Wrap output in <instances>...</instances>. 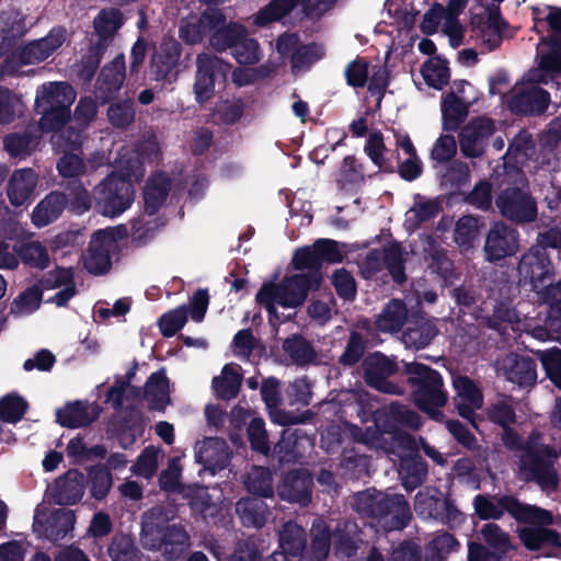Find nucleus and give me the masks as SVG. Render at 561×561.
Segmentation results:
<instances>
[{"label":"nucleus","mask_w":561,"mask_h":561,"mask_svg":"<svg viewBox=\"0 0 561 561\" xmlns=\"http://www.w3.org/2000/svg\"><path fill=\"white\" fill-rule=\"evenodd\" d=\"M518 274L519 282L529 285L538 300L549 306L543 323L533 317L520 319L514 309L500 305L494 310L492 325L504 335H510L511 329L513 332H526L541 342L554 340L561 333V280L553 284L554 268L546 249L533 245L522 256Z\"/></svg>","instance_id":"nucleus-1"},{"label":"nucleus","mask_w":561,"mask_h":561,"mask_svg":"<svg viewBox=\"0 0 561 561\" xmlns=\"http://www.w3.org/2000/svg\"><path fill=\"white\" fill-rule=\"evenodd\" d=\"M129 150L119 153L115 160V171L94 188L96 210L110 218L126 211L135 199L134 182H138L145 173L140 157L128 156Z\"/></svg>","instance_id":"nucleus-2"},{"label":"nucleus","mask_w":561,"mask_h":561,"mask_svg":"<svg viewBox=\"0 0 561 561\" xmlns=\"http://www.w3.org/2000/svg\"><path fill=\"white\" fill-rule=\"evenodd\" d=\"M537 67L530 69L517 82L507 96V106L515 113H542L550 102V93L540 84L553 87L561 79V65L551 64L549 55L537 59Z\"/></svg>","instance_id":"nucleus-3"},{"label":"nucleus","mask_w":561,"mask_h":561,"mask_svg":"<svg viewBox=\"0 0 561 561\" xmlns=\"http://www.w3.org/2000/svg\"><path fill=\"white\" fill-rule=\"evenodd\" d=\"M76 100V91L66 82H48L37 89L35 106L42 114L39 127L43 131H54L51 144L62 147L64 124L70 117V106Z\"/></svg>","instance_id":"nucleus-4"},{"label":"nucleus","mask_w":561,"mask_h":561,"mask_svg":"<svg viewBox=\"0 0 561 561\" xmlns=\"http://www.w3.org/2000/svg\"><path fill=\"white\" fill-rule=\"evenodd\" d=\"M322 276L312 272L285 277L279 284L265 283L256 294V301L271 317L278 318L276 309H295L301 306L310 290L319 288Z\"/></svg>","instance_id":"nucleus-5"},{"label":"nucleus","mask_w":561,"mask_h":561,"mask_svg":"<svg viewBox=\"0 0 561 561\" xmlns=\"http://www.w3.org/2000/svg\"><path fill=\"white\" fill-rule=\"evenodd\" d=\"M353 506L358 513L375 518L387 531L404 528L411 518L410 506L401 494L389 495L369 489L355 494Z\"/></svg>","instance_id":"nucleus-6"},{"label":"nucleus","mask_w":561,"mask_h":561,"mask_svg":"<svg viewBox=\"0 0 561 561\" xmlns=\"http://www.w3.org/2000/svg\"><path fill=\"white\" fill-rule=\"evenodd\" d=\"M141 543L161 551L169 561H178L190 547V537L181 526L167 525L161 511L154 508L142 517Z\"/></svg>","instance_id":"nucleus-7"},{"label":"nucleus","mask_w":561,"mask_h":561,"mask_svg":"<svg viewBox=\"0 0 561 561\" xmlns=\"http://www.w3.org/2000/svg\"><path fill=\"white\" fill-rule=\"evenodd\" d=\"M410 382L415 387L413 399L415 404L433 420L440 421L444 416L439 410L447 402L448 396L443 390L440 375L419 363L405 364Z\"/></svg>","instance_id":"nucleus-8"},{"label":"nucleus","mask_w":561,"mask_h":561,"mask_svg":"<svg viewBox=\"0 0 561 561\" xmlns=\"http://www.w3.org/2000/svg\"><path fill=\"white\" fill-rule=\"evenodd\" d=\"M468 0H449L445 8L440 3H434L423 15L421 30L424 34L432 35L440 31L453 48L465 45V27L458 16L462 13Z\"/></svg>","instance_id":"nucleus-9"},{"label":"nucleus","mask_w":561,"mask_h":561,"mask_svg":"<svg viewBox=\"0 0 561 561\" xmlns=\"http://www.w3.org/2000/svg\"><path fill=\"white\" fill-rule=\"evenodd\" d=\"M473 506L481 519H497L504 512H507L514 518L523 522L553 523V516L549 511L522 504L512 496L489 497L477 495L473 500Z\"/></svg>","instance_id":"nucleus-10"},{"label":"nucleus","mask_w":561,"mask_h":561,"mask_svg":"<svg viewBox=\"0 0 561 561\" xmlns=\"http://www.w3.org/2000/svg\"><path fill=\"white\" fill-rule=\"evenodd\" d=\"M67 38L62 27L53 28L45 37L33 41L23 46L18 54L8 57L1 66L0 76L20 75L21 66L34 65L51 56Z\"/></svg>","instance_id":"nucleus-11"},{"label":"nucleus","mask_w":561,"mask_h":561,"mask_svg":"<svg viewBox=\"0 0 561 561\" xmlns=\"http://www.w3.org/2000/svg\"><path fill=\"white\" fill-rule=\"evenodd\" d=\"M230 70L231 65L222 58L207 53L198 54L193 85L196 102L205 103L210 100L216 87H220L226 82Z\"/></svg>","instance_id":"nucleus-12"},{"label":"nucleus","mask_w":561,"mask_h":561,"mask_svg":"<svg viewBox=\"0 0 561 561\" xmlns=\"http://www.w3.org/2000/svg\"><path fill=\"white\" fill-rule=\"evenodd\" d=\"M125 234L126 229L122 226L95 231L84 255L87 271L94 275L107 272L111 267V253L115 251L117 240Z\"/></svg>","instance_id":"nucleus-13"},{"label":"nucleus","mask_w":561,"mask_h":561,"mask_svg":"<svg viewBox=\"0 0 561 561\" xmlns=\"http://www.w3.org/2000/svg\"><path fill=\"white\" fill-rule=\"evenodd\" d=\"M334 2L335 0H272L254 15L253 23L257 26H266L270 23L280 21L299 4L302 5L304 12L307 15L320 16Z\"/></svg>","instance_id":"nucleus-14"},{"label":"nucleus","mask_w":561,"mask_h":561,"mask_svg":"<svg viewBox=\"0 0 561 561\" xmlns=\"http://www.w3.org/2000/svg\"><path fill=\"white\" fill-rule=\"evenodd\" d=\"M495 204L503 217L517 224L531 222L537 218L538 209L535 198L522 188L503 190Z\"/></svg>","instance_id":"nucleus-15"},{"label":"nucleus","mask_w":561,"mask_h":561,"mask_svg":"<svg viewBox=\"0 0 561 561\" xmlns=\"http://www.w3.org/2000/svg\"><path fill=\"white\" fill-rule=\"evenodd\" d=\"M46 510L43 503L35 508L33 528L39 536L56 541L73 530L76 524L73 511L58 508L48 515Z\"/></svg>","instance_id":"nucleus-16"},{"label":"nucleus","mask_w":561,"mask_h":561,"mask_svg":"<svg viewBox=\"0 0 561 561\" xmlns=\"http://www.w3.org/2000/svg\"><path fill=\"white\" fill-rule=\"evenodd\" d=\"M392 446H400L403 453H399L400 468L399 476L405 490H414L420 485L426 476V466L424 461L416 455L415 442L408 435H391Z\"/></svg>","instance_id":"nucleus-17"},{"label":"nucleus","mask_w":561,"mask_h":561,"mask_svg":"<svg viewBox=\"0 0 561 561\" xmlns=\"http://www.w3.org/2000/svg\"><path fill=\"white\" fill-rule=\"evenodd\" d=\"M473 87L466 81L455 82L453 91L445 95L442 102L443 128L456 130L468 115L470 104L476 101L474 95H469Z\"/></svg>","instance_id":"nucleus-18"},{"label":"nucleus","mask_w":561,"mask_h":561,"mask_svg":"<svg viewBox=\"0 0 561 561\" xmlns=\"http://www.w3.org/2000/svg\"><path fill=\"white\" fill-rule=\"evenodd\" d=\"M414 510L423 518H434L450 526L462 520L460 512L435 489H425L416 494Z\"/></svg>","instance_id":"nucleus-19"},{"label":"nucleus","mask_w":561,"mask_h":561,"mask_svg":"<svg viewBox=\"0 0 561 561\" xmlns=\"http://www.w3.org/2000/svg\"><path fill=\"white\" fill-rule=\"evenodd\" d=\"M536 27L538 23L545 22L549 28L547 38L541 39L537 45V59L542 55H549L551 64L561 65V9L545 7L536 10Z\"/></svg>","instance_id":"nucleus-20"},{"label":"nucleus","mask_w":561,"mask_h":561,"mask_svg":"<svg viewBox=\"0 0 561 561\" xmlns=\"http://www.w3.org/2000/svg\"><path fill=\"white\" fill-rule=\"evenodd\" d=\"M519 249L518 231L504 222L492 225L485 239L484 253L490 262L514 255Z\"/></svg>","instance_id":"nucleus-21"},{"label":"nucleus","mask_w":561,"mask_h":561,"mask_svg":"<svg viewBox=\"0 0 561 561\" xmlns=\"http://www.w3.org/2000/svg\"><path fill=\"white\" fill-rule=\"evenodd\" d=\"M87 483V478L81 471L70 469L64 476L57 478L48 491L57 504L75 505L82 500Z\"/></svg>","instance_id":"nucleus-22"},{"label":"nucleus","mask_w":561,"mask_h":561,"mask_svg":"<svg viewBox=\"0 0 561 561\" xmlns=\"http://www.w3.org/2000/svg\"><path fill=\"white\" fill-rule=\"evenodd\" d=\"M504 22L496 11H490L485 19L474 18L471 23V34L465 44L474 43L483 51L495 49L502 41Z\"/></svg>","instance_id":"nucleus-23"},{"label":"nucleus","mask_w":561,"mask_h":561,"mask_svg":"<svg viewBox=\"0 0 561 561\" xmlns=\"http://www.w3.org/2000/svg\"><path fill=\"white\" fill-rule=\"evenodd\" d=\"M43 290H51L53 295L47 297V302L57 307H64L77 294L73 270L71 267H56L44 278Z\"/></svg>","instance_id":"nucleus-24"},{"label":"nucleus","mask_w":561,"mask_h":561,"mask_svg":"<svg viewBox=\"0 0 561 561\" xmlns=\"http://www.w3.org/2000/svg\"><path fill=\"white\" fill-rule=\"evenodd\" d=\"M496 370L512 383L525 388L537 380L536 364L529 357L508 354L497 362Z\"/></svg>","instance_id":"nucleus-25"},{"label":"nucleus","mask_w":561,"mask_h":561,"mask_svg":"<svg viewBox=\"0 0 561 561\" xmlns=\"http://www.w3.org/2000/svg\"><path fill=\"white\" fill-rule=\"evenodd\" d=\"M453 387L455 390L454 403L459 414L474 424V412L482 407L483 397L477 385L466 376H454Z\"/></svg>","instance_id":"nucleus-26"},{"label":"nucleus","mask_w":561,"mask_h":561,"mask_svg":"<svg viewBox=\"0 0 561 561\" xmlns=\"http://www.w3.org/2000/svg\"><path fill=\"white\" fill-rule=\"evenodd\" d=\"M365 379L371 387L387 393H400V388L387 378L391 376L397 367L396 364L380 353H374L365 359Z\"/></svg>","instance_id":"nucleus-27"},{"label":"nucleus","mask_w":561,"mask_h":561,"mask_svg":"<svg viewBox=\"0 0 561 561\" xmlns=\"http://www.w3.org/2000/svg\"><path fill=\"white\" fill-rule=\"evenodd\" d=\"M195 459L205 471L215 474L227 467L229 461V448L224 439L208 437L195 445Z\"/></svg>","instance_id":"nucleus-28"},{"label":"nucleus","mask_w":561,"mask_h":561,"mask_svg":"<svg viewBox=\"0 0 561 561\" xmlns=\"http://www.w3.org/2000/svg\"><path fill=\"white\" fill-rule=\"evenodd\" d=\"M495 127L493 121L480 117L471 121L460 134V149L467 157L482 154L489 137Z\"/></svg>","instance_id":"nucleus-29"},{"label":"nucleus","mask_w":561,"mask_h":561,"mask_svg":"<svg viewBox=\"0 0 561 561\" xmlns=\"http://www.w3.org/2000/svg\"><path fill=\"white\" fill-rule=\"evenodd\" d=\"M220 22H222L221 11L218 9H208L201 16H187L181 22L180 37L188 44H197L206 33L210 34L211 25Z\"/></svg>","instance_id":"nucleus-30"},{"label":"nucleus","mask_w":561,"mask_h":561,"mask_svg":"<svg viewBox=\"0 0 561 561\" xmlns=\"http://www.w3.org/2000/svg\"><path fill=\"white\" fill-rule=\"evenodd\" d=\"M61 141V148L54 146L56 150L65 151V154L57 164L59 173L65 178L77 176L83 173L85 171L84 163L78 154L71 152V150L77 149L81 144L80 133L72 127H68L67 131H65V138Z\"/></svg>","instance_id":"nucleus-31"},{"label":"nucleus","mask_w":561,"mask_h":561,"mask_svg":"<svg viewBox=\"0 0 561 561\" xmlns=\"http://www.w3.org/2000/svg\"><path fill=\"white\" fill-rule=\"evenodd\" d=\"M542 453L543 449L536 455L531 453L528 461L522 459L519 473L525 480H536L542 490H554L558 484L557 473L550 463L541 459Z\"/></svg>","instance_id":"nucleus-32"},{"label":"nucleus","mask_w":561,"mask_h":561,"mask_svg":"<svg viewBox=\"0 0 561 561\" xmlns=\"http://www.w3.org/2000/svg\"><path fill=\"white\" fill-rule=\"evenodd\" d=\"M171 186V179L163 172H157L146 181L142 197L147 215L153 216L165 204Z\"/></svg>","instance_id":"nucleus-33"},{"label":"nucleus","mask_w":561,"mask_h":561,"mask_svg":"<svg viewBox=\"0 0 561 561\" xmlns=\"http://www.w3.org/2000/svg\"><path fill=\"white\" fill-rule=\"evenodd\" d=\"M37 184V175L32 169H20L9 179L7 195L13 206H22L31 202Z\"/></svg>","instance_id":"nucleus-34"},{"label":"nucleus","mask_w":561,"mask_h":561,"mask_svg":"<svg viewBox=\"0 0 561 561\" xmlns=\"http://www.w3.org/2000/svg\"><path fill=\"white\" fill-rule=\"evenodd\" d=\"M181 56V46L173 38L164 39L154 54L151 64V72L154 80L161 81L168 79L176 67Z\"/></svg>","instance_id":"nucleus-35"},{"label":"nucleus","mask_w":561,"mask_h":561,"mask_svg":"<svg viewBox=\"0 0 561 561\" xmlns=\"http://www.w3.org/2000/svg\"><path fill=\"white\" fill-rule=\"evenodd\" d=\"M99 414L100 409L96 404L78 401L58 410L56 416L62 426L76 428L89 425Z\"/></svg>","instance_id":"nucleus-36"},{"label":"nucleus","mask_w":561,"mask_h":561,"mask_svg":"<svg viewBox=\"0 0 561 561\" xmlns=\"http://www.w3.org/2000/svg\"><path fill=\"white\" fill-rule=\"evenodd\" d=\"M125 79V58L119 55L105 66L98 81V98L107 102L116 93Z\"/></svg>","instance_id":"nucleus-37"},{"label":"nucleus","mask_w":561,"mask_h":561,"mask_svg":"<svg viewBox=\"0 0 561 561\" xmlns=\"http://www.w3.org/2000/svg\"><path fill=\"white\" fill-rule=\"evenodd\" d=\"M222 22L211 25L209 35V45L217 51L232 49L234 45L242 39L247 27L237 22L227 23L225 14L221 12Z\"/></svg>","instance_id":"nucleus-38"},{"label":"nucleus","mask_w":561,"mask_h":561,"mask_svg":"<svg viewBox=\"0 0 561 561\" xmlns=\"http://www.w3.org/2000/svg\"><path fill=\"white\" fill-rule=\"evenodd\" d=\"M311 478L306 471H293L288 473L279 486L282 499L307 505L310 502Z\"/></svg>","instance_id":"nucleus-39"},{"label":"nucleus","mask_w":561,"mask_h":561,"mask_svg":"<svg viewBox=\"0 0 561 561\" xmlns=\"http://www.w3.org/2000/svg\"><path fill=\"white\" fill-rule=\"evenodd\" d=\"M65 208L66 195L53 192L35 206L32 213V222L37 228L48 226L59 218Z\"/></svg>","instance_id":"nucleus-40"},{"label":"nucleus","mask_w":561,"mask_h":561,"mask_svg":"<svg viewBox=\"0 0 561 561\" xmlns=\"http://www.w3.org/2000/svg\"><path fill=\"white\" fill-rule=\"evenodd\" d=\"M144 398L152 410L164 411L170 404V385L163 370L153 373L145 386Z\"/></svg>","instance_id":"nucleus-41"},{"label":"nucleus","mask_w":561,"mask_h":561,"mask_svg":"<svg viewBox=\"0 0 561 561\" xmlns=\"http://www.w3.org/2000/svg\"><path fill=\"white\" fill-rule=\"evenodd\" d=\"M531 526L520 530L519 537L526 548L537 550L545 547H560L561 538L559 534L552 529L546 528L549 524L538 522H528Z\"/></svg>","instance_id":"nucleus-42"},{"label":"nucleus","mask_w":561,"mask_h":561,"mask_svg":"<svg viewBox=\"0 0 561 561\" xmlns=\"http://www.w3.org/2000/svg\"><path fill=\"white\" fill-rule=\"evenodd\" d=\"M407 307L399 299L389 301L376 319V327L381 332H397L407 321Z\"/></svg>","instance_id":"nucleus-43"},{"label":"nucleus","mask_w":561,"mask_h":561,"mask_svg":"<svg viewBox=\"0 0 561 561\" xmlns=\"http://www.w3.org/2000/svg\"><path fill=\"white\" fill-rule=\"evenodd\" d=\"M306 546V534L302 527L295 523H287L279 533V551L274 553H284L287 559L297 557Z\"/></svg>","instance_id":"nucleus-44"},{"label":"nucleus","mask_w":561,"mask_h":561,"mask_svg":"<svg viewBox=\"0 0 561 561\" xmlns=\"http://www.w3.org/2000/svg\"><path fill=\"white\" fill-rule=\"evenodd\" d=\"M241 385V368L236 364H227L220 376L213 379L215 392L222 399L233 398Z\"/></svg>","instance_id":"nucleus-45"},{"label":"nucleus","mask_w":561,"mask_h":561,"mask_svg":"<svg viewBox=\"0 0 561 561\" xmlns=\"http://www.w3.org/2000/svg\"><path fill=\"white\" fill-rule=\"evenodd\" d=\"M21 261L34 268L45 270L49 266L50 257L46 245L39 241H30L14 248Z\"/></svg>","instance_id":"nucleus-46"},{"label":"nucleus","mask_w":561,"mask_h":561,"mask_svg":"<svg viewBox=\"0 0 561 561\" xmlns=\"http://www.w3.org/2000/svg\"><path fill=\"white\" fill-rule=\"evenodd\" d=\"M422 77L428 87L442 90L449 81L447 61L440 57L427 59L421 68Z\"/></svg>","instance_id":"nucleus-47"},{"label":"nucleus","mask_w":561,"mask_h":561,"mask_svg":"<svg viewBox=\"0 0 561 561\" xmlns=\"http://www.w3.org/2000/svg\"><path fill=\"white\" fill-rule=\"evenodd\" d=\"M236 511L244 526L262 527L265 523V505L260 499H244L237 503Z\"/></svg>","instance_id":"nucleus-48"},{"label":"nucleus","mask_w":561,"mask_h":561,"mask_svg":"<svg viewBox=\"0 0 561 561\" xmlns=\"http://www.w3.org/2000/svg\"><path fill=\"white\" fill-rule=\"evenodd\" d=\"M230 51L236 61L244 66L257 64L263 56L260 44L255 38L250 37L248 32Z\"/></svg>","instance_id":"nucleus-49"},{"label":"nucleus","mask_w":561,"mask_h":561,"mask_svg":"<svg viewBox=\"0 0 561 561\" xmlns=\"http://www.w3.org/2000/svg\"><path fill=\"white\" fill-rule=\"evenodd\" d=\"M261 393L264 402L266 403V407L271 410L270 414L275 423L285 425L289 423L299 422L293 416L272 410L277 407V403L279 401L278 381L276 379H266L262 385Z\"/></svg>","instance_id":"nucleus-50"},{"label":"nucleus","mask_w":561,"mask_h":561,"mask_svg":"<svg viewBox=\"0 0 561 561\" xmlns=\"http://www.w3.org/2000/svg\"><path fill=\"white\" fill-rule=\"evenodd\" d=\"M312 543L308 559L310 561H324L330 551L329 527L322 520H316L311 528Z\"/></svg>","instance_id":"nucleus-51"},{"label":"nucleus","mask_w":561,"mask_h":561,"mask_svg":"<svg viewBox=\"0 0 561 561\" xmlns=\"http://www.w3.org/2000/svg\"><path fill=\"white\" fill-rule=\"evenodd\" d=\"M458 547L459 542L451 535L439 534L426 546L424 561H444Z\"/></svg>","instance_id":"nucleus-52"},{"label":"nucleus","mask_w":561,"mask_h":561,"mask_svg":"<svg viewBox=\"0 0 561 561\" xmlns=\"http://www.w3.org/2000/svg\"><path fill=\"white\" fill-rule=\"evenodd\" d=\"M481 536L488 547L503 559L512 549L510 536L496 524L488 523L481 528Z\"/></svg>","instance_id":"nucleus-53"},{"label":"nucleus","mask_w":561,"mask_h":561,"mask_svg":"<svg viewBox=\"0 0 561 561\" xmlns=\"http://www.w3.org/2000/svg\"><path fill=\"white\" fill-rule=\"evenodd\" d=\"M42 290L37 286L30 287L20 294L11 305V313L25 317L36 311L42 301Z\"/></svg>","instance_id":"nucleus-54"},{"label":"nucleus","mask_w":561,"mask_h":561,"mask_svg":"<svg viewBox=\"0 0 561 561\" xmlns=\"http://www.w3.org/2000/svg\"><path fill=\"white\" fill-rule=\"evenodd\" d=\"M437 331L432 321H422L417 327L409 328L402 341L408 347L423 348L430 344Z\"/></svg>","instance_id":"nucleus-55"},{"label":"nucleus","mask_w":561,"mask_h":561,"mask_svg":"<svg viewBox=\"0 0 561 561\" xmlns=\"http://www.w3.org/2000/svg\"><path fill=\"white\" fill-rule=\"evenodd\" d=\"M325 49L319 44H309L300 46L291 56V66L295 72H300L310 67L313 62L321 59Z\"/></svg>","instance_id":"nucleus-56"},{"label":"nucleus","mask_w":561,"mask_h":561,"mask_svg":"<svg viewBox=\"0 0 561 561\" xmlns=\"http://www.w3.org/2000/svg\"><path fill=\"white\" fill-rule=\"evenodd\" d=\"M123 25L119 11L111 9L100 12L94 19V28L101 39L106 41Z\"/></svg>","instance_id":"nucleus-57"},{"label":"nucleus","mask_w":561,"mask_h":561,"mask_svg":"<svg viewBox=\"0 0 561 561\" xmlns=\"http://www.w3.org/2000/svg\"><path fill=\"white\" fill-rule=\"evenodd\" d=\"M91 496L96 500L104 499L112 488V474L108 469L95 466L89 470Z\"/></svg>","instance_id":"nucleus-58"},{"label":"nucleus","mask_w":561,"mask_h":561,"mask_svg":"<svg viewBox=\"0 0 561 561\" xmlns=\"http://www.w3.org/2000/svg\"><path fill=\"white\" fill-rule=\"evenodd\" d=\"M22 99L12 91L0 88V123L7 124L12 122L23 111Z\"/></svg>","instance_id":"nucleus-59"},{"label":"nucleus","mask_w":561,"mask_h":561,"mask_svg":"<svg viewBox=\"0 0 561 561\" xmlns=\"http://www.w3.org/2000/svg\"><path fill=\"white\" fill-rule=\"evenodd\" d=\"M249 492L261 496H270L273 493L271 472L263 467H254L245 481Z\"/></svg>","instance_id":"nucleus-60"},{"label":"nucleus","mask_w":561,"mask_h":561,"mask_svg":"<svg viewBox=\"0 0 561 561\" xmlns=\"http://www.w3.org/2000/svg\"><path fill=\"white\" fill-rule=\"evenodd\" d=\"M478 233V220L472 216L461 217L455 228V241L465 252L472 247Z\"/></svg>","instance_id":"nucleus-61"},{"label":"nucleus","mask_w":561,"mask_h":561,"mask_svg":"<svg viewBox=\"0 0 561 561\" xmlns=\"http://www.w3.org/2000/svg\"><path fill=\"white\" fill-rule=\"evenodd\" d=\"M160 226L158 218H151L146 213L131 221V237L138 244H145L151 240Z\"/></svg>","instance_id":"nucleus-62"},{"label":"nucleus","mask_w":561,"mask_h":561,"mask_svg":"<svg viewBox=\"0 0 561 561\" xmlns=\"http://www.w3.org/2000/svg\"><path fill=\"white\" fill-rule=\"evenodd\" d=\"M108 554L112 561H136L137 549L128 536H115L108 547Z\"/></svg>","instance_id":"nucleus-63"},{"label":"nucleus","mask_w":561,"mask_h":561,"mask_svg":"<svg viewBox=\"0 0 561 561\" xmlns=\"http://www.w3.org/2000/svg\"><path fill=\"white\" fill-rule=\"evenodd\" d=\"M539 358L546 370L547 377L551 382L561 388V351L552 348L549 351L540 352Z\"/></svg>","instance_id":"nucleus-64"}]
</instances>
